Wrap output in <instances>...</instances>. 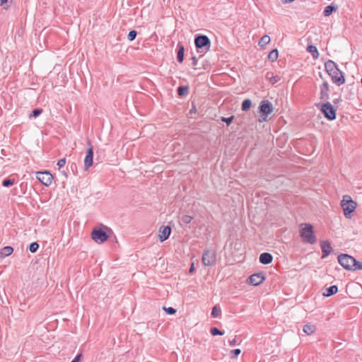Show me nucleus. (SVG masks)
<instances>
[{"instance_id":"nucleus-11","label":"nucleus","mask_w":362,"mask_h":362,"mask_svg":"<svg viewBox=\"0 0 362 362\" xmlns=\"http://www.w3.org/2000/svg\"><path fill=\"white\" fill-rule=\"evenodd\" d=\"M329 76L333 83H336L337 86L342 85L345 82L343 73L338 68L332 73H329Z\"/></svg>"},{"instance_id":"nucleus-37","label":"nucleus","mask_w":362,"mask_h":362,"mask_svg":"<svg viewBox=\"0 0 362 362\" xmlns=\"http://www.w3.org/2000/svg\"><path fill=\"white\" fill-rule=\"evenodd\" d=\"M241 352L240 349H235L230 351V357L234 358H236Z\"/></svg>"},{"instance_id":"nucleus-17","label":"nucleus","mask_w":362,"mask_h":362,"mask_svg":"<svg viewBox=\"0 0 362 362\" xmlns=\"http://www.w3.org/2000/svg\"><path fill=\"white\" fill-rule=\"evenodd\" d=\"M177 60L180 63H182L184 60L185 47L182 44L178 43L177 45Z\"/></svg>"},{"instance_id":"nucleus-23","label":"nucleus","mask_w":362,"mask_h":362,"mask_svg":"<svg viewBox=\"0 0 362 362\" xmlns=\"http://www.w3.org/2000/svg\"><path fill=\"white\" fill-rule=\"evenodd\" d=\"M327 293L324 295L326 296H331L338 291V287L335 285L331 286L326 289Z\"/></svg>"},{"instance_id":"nucleus-19","label":"nucleus","mask_w":362,"mask_h":362,"mask_svg":"<svg viewBox=\"0 0 362 362\" xmlns=\"http://www.w3.org/2000/svg\"><path fill=\"white\" fill-rule=\"evenodd\" d=\"M265 77L269 81V83L273 85L280 81V77L274 76L272 72H267Z\"/></svg>"},{"instance_id":"nucleus-6","label":"nucleus","mask_w":362,"mask_h":362,"mask_svg":"<svg viewBox=\"0 0 362 362\" xmlns=\"http://www.w3.org/2000/svg\"><path fill=\"white\" fill-rule=\"evenodd\" d=\"M260 113L264 116L262 119H259V122L267 121V117L273 112L274 107L272 104L267 100H262L259 106Z\"/></svg>"},{"instance_id":"nucleus-36","label":"nucleus","mask_w":362,"mask_h":362,"mask_svg":"<svg viewBox=\"0 0 362 362\" xmlns=\"http://www.w3.org/2000/svg\"><path fill=\"white\" fill-rule=\"evenodd\" d=\"M137 35V32L136 30H131L128 34V40L129 41H133L135 40L136 37Z\"/></svg>"},{"instance_id":"nucleus-40","label":"nucleus","mask_w":362,"mask_h":362,"mask_svg":"<svg viewBox=\"0 0 362 362\" xmlns=\"http://www.w3.org/2000/svg\"><path fill=\"white\" fill-rule=\"evenodd\" d=\"M362 270V262L356 260V266L354 267V270Z\"/></svg>"},{"instance_id":"nucleus-32","label":"nucleus","mask_w":362,"mask_h":362,"mask_svg":"<svg viewBox=\"0 0 362 362\" xmlns=\"http://www.w3.org/2000/svg\"><path fill=\"white\" fill-rule=\"evenodd\" d=\"M234 118L235 117L233 115L229 117H221V120L223 122H226L227 126H229L233 121Z\"/></svg>"},{"instance_id":"nucleus-4","label":"nucleus","mask_w":362,"mask_h":362,"mask_svg":"<svg viewBox=\"0 0 362 362\" xmlns=\"http://www.w3.org/2000/svg\"><path fill=\"white\" fill-rule=\"evenodd\" d=\"M194 44L197 52L200 53H206L209 50L211 42L209 38L204 35H199L195 37Z\"/></svg>"},{"instance_id":"nucleus-13","label":"nucleus","mask_w":362,"mask_h":362,"mask_svg":"<svg viewBox=\"0 0 362 362\" xmlns=\"http://www.w3.org/2000/svg\"><path fill=\"white\" fill-rule=\"evenodd\" d=\"M171 233V228L170 226H163L159 229V240L160 242H163L167 240Z\"/></svg>"},{"instance_id":"nucleus-10","label":"nucleus","mask_w":362,"mask_h":362,"mask_svg":"<svg viewBox=\"0 0 362 362\" xmlns=\"http://www.w3.org/2000/svg\"><path fill=\"white\" fill-rule=\"evenodd\" d=\"M37 179L44 185L49 186L53 180L52 175L48 171L37 173Z\"/></svg>"},{"instance_id":"nucleus-34","label":"nucleus","mask_w":362,"mask_h":362,"mask_svg":"<svg viewBox=\"0 0 362 362\" xmlns=\"http://www.w3.org/2000/svg\"><path fill=\"white\" fill-rule=\"evenodd\" d=\"M192 219H193V218L191 216H189V215H183L181 217L182 222L185 223V224L189 223L192 221Z\"/></svg>"},{"instance_id":"nucleus-29","label":"nucleus","mask_w":362,"mask_h":362,"mask_svg":"<svg viewBox=\"0 0 362 362\" xmlns=\"http://www.w3.org/2000/svg\"><path fill=\"white\" fill-rule=\"evenodd\" d=\"M177 94L180 96L185 95L188 93V87L187 86H179L177 88Z\"/></svg>"},{"instance_id":"nucleus-25","label":"nucleus","mask_w":362,"mask_h":362,"mask_svg":"<svg viewBox=\"0 0 362 362\" xmlns=\"http://www.w3.org/2000/svg\"><path fill=\"white\" fill-rule=\"evenodd\" d=\"M252 105V102L250 99H245L243 101L241 109L243 111H247Z\"/></svg>"},{"instance_id":"nucleus-14","label":"nucleus","mask_w":362,"mask_h":362,"mask_svg":"<svg viewBox=\"0 0 362 362\" xmlns=\"http://www.w3.org/2000/svg\"><path fill=\"white\" fill-rule=\"evenodd\" d=\"M320 246H321V250L322 252V258H325L330 254L331 251L332 250L331 244L329 242H328L327 240L322 241L320 243Z\"/></svg>"},{"instance_id":"nucleus-43","label":"nucleus","mask_w":362,"mask_h":362,"mask_svg":"<svg viewBox=\"0 0 362 362\" xmlns=\"http://www.w3.org/2000/svg\"><path fill=\"white\" fill-rule=\"evenodd\" d=\"M192 66H195L197 65V58L195 57H192Z\"/></svg>"},{"instance_id":"nucleus-3","label":"nucleus","mask_w":362,"mask_h":362,"mask_svg":"<svg viewBox=\"0 0 362 362\" xmlns=\"http://www.w3.org/2000/svg\"><path fill=\"white\" fill-rule=\"evenodd\" d=\"M301 238L310 244H314L317 241L316 236L314 234L313 227L310 223H304L301 225L300 230Z\"/></svg>"},{"instance_id":"nucleus-41","label":"nucleus","mask_w":362,"mask_h":362,"mask_svg":"<svg viewBox=\"0 0 362 362\" xmlns=\"http://www.w3.org/2000/svg\"><path fill=\"white\" fill-rule=\"evenodd\" d=\"M82 354H78L76 356V357L71 362H79L81 359Z\"/></svg>"},{"instance_id":"nucleus-21","label":"nucleus","mask_w":362,"mask_h":362,"mask_svg":"<svg viewBox=\"0 0 362 362\" xmlns=\"http://www.w3.org/2000/svg\"><path fill=\"white\" fill-rule=\"evenodd\" d=\"M307 51L311 54L314 59H317L319 57V52L317 47L314 45H308Z\"/></svg>"},{"instance_id":"nucleus-1","label":"nucleus","mask_w":362,"mask_h":362,"mask_svg":"<svg viewBox=\"0 0 362 362\" xmlns=\"http://www.w3.org/2000/svg\"><path fill=\"white\" fill-rule=\"evenodd\" d=\"M341 206L343 209L344 216L347 218H351L353 212L357 207V204L351 199V196L346 194L342 197Z\"/></svg>"},{"instance_id":"nucleus-26","label":"nucleus","mask_w":362,"mask_h":362,"mask_svg":"<svg viewBox=\"0 0 362 362\" xmlns=\"http://www.w3.org/2000/svg\"><path fill=\"white\" fill-rule=\"evenodd\" d=\"M221 308L218 305H215L212 308L211 311V315L213 317H218L221 316Z\"/></svg>"},{"instance_id":"nucleus-5","label":"nucleus","mask_w":362,"mask_h":362,"mask_svg":"<svg viewBox=\"0 0 362 362\" xmlns=\"http://www.w3.org/2000/svg\"><path fill=\"white\" fill-rule=\"evenodd\" d=\"M339 263L346 270H354L356 259L347 254H341L337 257Z\"/></svg>"},{"instance_id":"nucleus-33","label":"nucleus","mask_w":362,"mask_h":362,"mask_svg":"<svg viewBox=\"0 0 362 362\" xmlns=\"http://www.w3.org/2000/svg\"><path fill=\"white\" fill-rule=\"evenodd\" d=\"M39 248V244L36 242L32 243L29 246V250L34 253Z\"/></svg>"},{"instance_id":"nucleus-42","label":"nucleus","mask_w":362,"mask_h":362,"mask_svg":"<svg viewBox=\"0 0 362 362\" xmlns=\"http://www.w3.org/2000/svg\"><path fill=\"white\" fill-rule=\"evenodd\" d=\"M228 343H229V344H230V346H235V345H236V344H237L236 339H235V338H234L233 340H230Z\"/></svg>"},{"instance_id":"nucleus-44","label":"nucleus","mask_w":362,"mask_h":362,"mask_svg":"<svg viewBox=\"0 0 362 362\" xmlns=\"http://www.w3.org/2000/svg\"><path fill=\"white\" fill-rule=\"evenodd\" d=\"M194 263H192L189 268V273L192 274L194 272Z\"/></svg>"},{"instance_id":"nucleus-46","label":"nucleus","mask_w":362,"mask_h":362,"mask_svg":"<svg viewBox=\"0 0 362 362\" xmlns=\"http://www.w3.org/2000/svg\"><path fill=\"white\" fill-rule=\"evenodd\" d=\"M7 0H0V5H3L4 4L6 3Z\"/></svg>"},{"instance_id":"nucleus-30","label":"nucleus","mask_w":362,"mask_h":362,"mask_svg":"<svg viewBox=\"0 0 362 362\" xmlns=\"http://www.w3.org/2000/svg\"><path fill=\"white\" fill-rule=\"evenodd\" d=\"M14 182H15L14 179L6 178L3 180L2 185L4 187H8L13 185L14 184Z\"/></svg>"},{"instance_id":"nucleus-39","label":"nucleus","mask_w":362,"mask_h":362,"mask_svg":"<svg viewBox=\"0 0 362 362\" xmlns=\"http://www.w3.org/2000/svg\"><path fill=\"white\" fill-rule=\"evenodd\" d=\"M66 164V158H62L60 160H58L57 162V165L59 167V169L63 168Z\"/></svg>"},{"instance_id":"nucleus-8","label":"nucleus","mask_w":362,"mask_h":362,"mask_svg":"<svg viewBox=\"0 0 362 362\" xmlns=\"http://www.w3.org/2000/svg\"><path fill=\"white\" fill-rule=\"evenodd\" d=\"M321 111L329 120H333L336 118V110L329 102L322 105Z\"/></svg>"},{"instance_id":"nucleus-45","label":"nucleus","mask_w":362,"mask_h":362,"mask_svg":"<svg viewBox=\"0 0 362 362\" xmlns=\"http://www.w3.org/2000/svg\"><path fill=\"white\" fill-rule=\"evenodd\" d=\"M294 0H282V1L284 3V4H286V3H291L293 2Z\"/></svg>"},{"instance_id":"nucleus-18","label":"nucleus","mask_w":362,"mask_h":362,"mask_svg":"<svg viewBox=\"0 0 362 362\" xmlns=\"http://www.w3.org/2000/svg\"><path fill=\"white\" fill-rule=\"evenodd\" d=\"M325 67L329 75V73H332L333 71L338 68L337 65L332 60H328L327 62H325Z\"/></svg>"},{"instance_id":"nucleus-35","label":"nucleus","mask_w":362,"mask_h":362,"mask_svg":"<svg viewBox=\"0 0 362 362\" xmlns=\"http://www.w3.org/2000/svg\"><path fill=\"white\" fill-rule=\"evenodd\" d=\"M210 332H211V334L213 335V336H216V335H223V332H221V330H219L217 327H211V329H210Z\"/></svg>"},{"instance_id":"nucleus-2","label":"nucleus","mask_w":362,"mask_h":362,"mask_svg":"<svg viewBox=\"0 0 362 362\" xmlns=\"http://www.w3.org/2000/svg\"><path fill=\"white\" fill-rule=\"evenodd\" d=\"M110 232L111 229L107 226L95 228L92 230L91 238L97 243H103L108 239Z\"/></svg>"},{"instance_id":"nucleus-27","label":"nucleus","mask_w":362,"mask_h":362,"mask_svg":"<svg viewBox=\"0 0 362 362\" xmlns=\"http://www.w3.org/2000/svg\"><path fill=\"white\" fill-rule=\"evenodd\" d=\"M278 56H279L278 51H277V49H275L272 50L269 52V54L268 55V58L272 62H274L278 59Z\"/></svg>"},{"instance_id":"nucleus-20","label":"nucleus","mask_w":362,"mask_h":362,"mask_svg":"<svg viewBox=\"0 0 362 362\" xmlns=\"http://www.w3.org/2000/svg\"><path fill=\"white\" fill-rule=\"evenodd\" d=\"M13 252V248L11 246H6V247H4L1 250V256L3 257H7L10 255H11Z\"/></svg>"},{"instance_id":"nucleus-15","label":"nucleus","mask_w":362,"mask_h":362,"mask_svg":"<svg viewBox=\"0 0 362 362\" xmlns=\"http://www.w3.org/2000/svg\"><path fill=\"white\" fill-rule=\"evenodd\" d=\"M329 87L327 82H324L320 87V99L327 100L329 99Z\"/></svg>"},{"instance_id":"nucleus-16","label":"nucleus","mask_w":362,"mask_h":362,"mask_svg":"<svg viewBox=\"0 0 362 362\" xmlns=\"http://www.w3.org/2000/svg\"><path fill=\"white\" fill-rule=\"evenodd\" d=\"M273 260L272 255L269 252H263L259 256V262L263 264H269Z\"/></svg>"},{"instance_id":"nucleus-31","label":"nucleus","mask_w":362,"mask_h":362,"mask_svg":"<svg viewBox=\"0 0 362 362\" xmlns=\"http://www.w3.org/2000/svg\"><path fill=\"white\" fill-rule=\"evenodd\" d=\"M42 112V110L41 108L34 109L30 114V117H37Z\"/></svg>"},{"instance_id":"nucleus-28","label":"nucleus","mask_w":362,"mask_h":362,"mask_svg":"<svg viewBox=\"0 0 362 362\" xmlns=\"http://www.w3.org/2000/svg\"><path fill=\"white\" fill-rule=\"evenodd\" d=\"M269 42H270L269 36L265 35L261 37L258 44L259 46L263 47V46L267 45Z\"/></svg>"},{"instance_id":"nucleus-38","label":"nucleus","mask_w":362,"mask_h":362,"mask_svg":"<svg viewBox=\"0 0 362 362\" xmlns=\"http://www.w3.org/2000/svg\"><path fill=\"white\" fill-rule=\"evenodd\" d=\"M164 310L169 315H173L176 313V310L172 307L163 308Z\"/></svg>"},{"instance_id":"nucleus-12","label":"nucleus","mask_w":362,"mask_h":362,"mask_svg":"<svg viewBox=\"0 0 362 362\" xmlns=\"http://www.w3.org/2000/svg\"><path fill=\"white\" fill-rule=\"evenodd\" d=\"M265 280L264 275L263 272L256 273L251 275L247 280V282L253 286H258L263 283Z\"/></svg>"},{"instance_id":"nucleus-24","label":"nucleus","mask_w":362,"mask_h":362,"mask_svg":"<svg viewBox=\"0 0 362 362\" xmlns=\"http://www.w3.org/2000/svg\"><path fill=\"white\" fill-rule=\"evenodd\" d=\"M303 330L305 334L310 335L315 332V327L313 325L307 324L304 325Z\"/></svg>"},{"instance_id":"nucleus-22","label":"nucleus","mask_w":362,"mask_h":362,"mask_svg":"<svg viewBox=\"0 0 362 362\" xmlns=\"http://www.w3.org/2000/svg\"><path fill=\"white\" fill-rule=\"evenodd\" d=\"M338 7L337 6L334 5H329L325 7L323 14L325 16H330L333 11H337Z\"/></svg>"},{"instance_id":"nucleus-7","label":"nucleus","mask_w":362,"mask_h":362,"mask_svg":"<svg viewBox=\"0 0 362 362\" xmlns=\"http://www.w3.org/2000/svg\"><path fill=\"white\" fill-rule=\"evenodd\" d=\"M216 261V255L214 251L206 250L202 255V262L204 266H212Z\"/></svg>"},{"instance_id":"nucleus-9","label":"nucleus","mask_w":362,"mask_h":362,"mask_svg":"<svg viewBox=\"0 0 362 362\" xmlns=\"http://www.w3.org/2000/svg\"><path fill=\"white\" fill-rule=\"evenodd\" d=\"M88 148L86 151V157L84 158V169L86 170H88L93 163V148L89 140L88 141Z\"/></svg>"}]
</instances>
